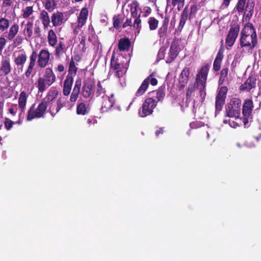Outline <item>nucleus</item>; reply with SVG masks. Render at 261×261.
<instances>
[{
	"instance_id": "nucleus-1",
	"label": "nucleus",
	"mask_w": 261,
	"mask_h": 261,
	"mask_svg": "<svg viewBox=\"0 0 261 261\" xmlns=\"http://www.w3.org/2000/svg\"><path fill=\"white\" fill-rule=\"evenodd\" d=\"M240 48L250 52L258 44L257 33L251 22H248L242 28L239 39Z\"/></svg>"
},
{
	"instance_id": "nucleus-2",
	"label": "nucleus",
	"mask_w": 261,
	"mask_h": 261,
	"mask_svg": "<svg viewBox=\"0 0 261 261\" xmlns=\"http://www.w3.org/2000/svg\"><path fill=\"white\" fill-rule=\"evenodd\" d=\"M38 57L37 64L41 68H45L50 60V53L47 49L40 50L39 54H37L36 50H33L30 56V62H29V66L27 70L25 72V75L29 77L32 72L36 63V60Z\"/></svg>"
},
{
	"instance_id": "nucleus-3",
	"label": "nucleus",
	"mask_w": 261,
	"mask_h": 261,
	"mask_svg": "<svg viewBox=\"0 0 261 261\" xmlns=\"http://www.w3.org/2000/svg\"><path fill=\"white\" fill-rule=\"evenodd\" d=\"M210 67V65L208 64L203 65L196 75L197 88L198 89L199 95L202 101L204 100L206 96V82Z\"/></svg>"
},
{
	"instance_id": "nucleus-4",
	"label": "nucleus",
	"mask_w": 261,
	"mask_h": 261,
	"mask_svg": "<svg viewBox=\"0 0 261 261\" xmlns=\"http://www.w3.org/2000/svg\"><path fill=\"white\" fill-rule=\"evenodd\" d=\"M56 77L51 68L44 69L43 75L37 80V88L38 92L43 93L47 88L56 82Z\"/></svg>"
},
{
	"instance_id": "nucleus-5",
	"label": "nucleus",
	"mask_w": 261,
	"mask_h": 261,
	"mask_svg": "<svg viewBox=\"0 0 261 261\" xmlns=\"http://www.w3.org/2000/svg\"><path fill=\"white\" fill-rule=\"evenodd\" d=\"M255 0H238L234 10L238 13L244 14L245 20H249L254 13Z\"/></svg>"
},
{
	"instance_id": "nucleus-6",
	"label": "nucleus",
	"mask_w": 261,
	"mask_h": 261,
	"mask_svg": "<svg viewBox=\"0 0 261 261\" xmlns=\"http://www.w3.org/2000/svg\"><path fill=\"white\" fill-rule=\"evenodd\" d=\"M47 108V103L45 101H41L37 107L35 103H33L28 110L26 119L28 121H31L35 119L43 118Z\"/></svg>"
},
{
	"instance_id": "nucleus-7",
	"label": "nucleus",
	"mask_w": 261,
	"mask_h": 261,
	"mask_svg": "<svg viewBox=\"0 0 261 261\" xmlns=\"http://www.w3.org/2000/svg\"><path fill=\"white\" fill-rule=\"evenodd\" d=\"M242 101L240 98L233 97L230 99L226 109V117L238 118L241 115Z\"/></svg>"
},
{
	"instance_id": "nucleus-8",
	"label": "nucleus",
	"mask_w": 261,
	"mask_h": 261,
	"mask_svg": "<svg viewBox=\"0 0 261 261\" xmlns=\"http://www.w3.org/2000/svg\"><path fill=\"white\" fill-rule=\"evenodd\" d=\"M254 108L253 101L250 98L245 99L243 103L242 104V121L244 126H247L249 121L252 119V114Z\"/></svg>"
},
{
	"instance_id": "nucleus-9",
	"label": "nucleus",
	"mask_w": 261,
	"mask_h": 261,
	"mask_svg": "<svg viewBox=\"0 0 261 261\" xmlns=\"http://www.w3.org/2000/svg\"><path fill=\"white\" fill-rule=\"evenodd\" d=\"M46 103L47 106H48V110H47V112L49 113L51 117H55L56 115L59 113L61 109L67 107L68 100L67 98L60 96L58 98L56 103H54V101Z\"/></svg>"
},
{
	"instance_id": "nucleus-10",
	"label": "nucleus",
	"mask_w": 261,
	"mask_h": 261,
	"mask_svg": "<svg viewBox=\"0 0 261 261\" xmlns=\"http://www.w3.org/2000/svg\"><path fill=\"white\" fill-rule=\"evenodd\" d=\"M157 105V101L152 98H147L144 101L141 108L139 111V115L141 117H145L151 115L153 109Z\"/></svg>"
},
{
	"instance_id": "nucleus-11",
	"label": "nucleus",
	"mask_w": 261,
	"mask_h": 261,
	"mask_svg": "<svg viewBox=\"0 0 261 261\" xmlns=\"http://www.w3.org/2000/svg\"><path fill=\"white\" fill-rule=\"evenodd\" d=\"M227 88L226 86H222L219 88L216 97V114L220 113L222 110L223 107L225 103Z\"/></svg>"
},
{
	"instance_id": "nucleus-12",
	"label": "nucleus",
	"mask_w": 261,
	"mask_h": 261,
	"mask_svg": "<svg viewBox=\"0 0 261 261\" xmlns=\"http://www.w3.org/2000/svg\"><path fill=\"white\" fill-rule=\"evenodd\" d=\"M153 76L154 72H152L149 76L144 79L140 88H138L137 92H136L135 96H141L143 95L145 92L146 91L148 86H149V83L153 86L157 85L158 81L155 77H153Z\"/></svg>"
},
{
	"instance_id": "nucleus-13",
	"label": "nucleus",
	"mask_w": 261,
	"mask_h": 261,
	"mask_svg": "<svg viewBox=\"0 0 261 261\" xmlns=\"http://www.w3.org/2000/svg\"><path fill=\"white\" fill-rule=\"evenodd\" d=\"M240 30L239 25L233 24L231 25L228 35L226 38V44L229 47H231L235 43L237 38H238Z\"/></svg>"
},
{
	"instance_id": "nucleus-14",
	"label": "nucleus",
	"mask_w": 261,
	"mask_h": 261,
	"mask_svg": "<svg viewBox=\"0 0 261 261\" xmlns=\"http://www.w3.org/2000/svg\"><path fill=\"white\" fill-rule=\"evenodd\" d=\"M169 22V17L167 15H165L163 17L161 26L158 30V36L160 40L164 41L168 34V25Z\"/></svg>"
},
{
	"instance_id": "nucleus-15",
	"label": "nucleus",
	"mask_w": 261,
	"mask_h": 261,
	"mask_svg": "<svg viewBox=\"0 0 261 261\" xmlns=\"http://www.w3.org/2000/svg\"><path fill=\"white\" fill-rule=\"evenodd\" d=\"M190 76V68L185 67L181 70L178 79V88L179 91L183 90L187 86Z\"/></svg>"
},
{
	"instance_id": "nucleus-16",
	"label": "nucleus",
	"mask_w": 261,
	"mask_h": 261,
	"mask_svg": "<svg viewBox=\"0 0 261 261\" xmlns=\"http://www.w3.org/2000/svg\"><path fill=\"white\" fill-rule=\"evenodd\" d=\"M95 85V81L93 79L84 83L82 88V95L84 98H88L93 93V89Z\"/></svg>"
},
{
	"instance_id": "nucleus-17",
	"label": "nucleus",
	"mask_w": 261,
	"mask_h": 261,
	"mask_svg": "<svg viewBox=\"0 0 261 261\" xmlns=\"http://www.w3.org/2000/svg\"><path fill=\"white\" fill-rule=\"evenodd\" d=\"M256 79L255 76L251 75L247 78L246 81L239 86V91H250L253 88H256Z\"/></svg>"
},
{
	"instance_id": "nucleus-18",
	"label": "nucleus",
	"mask_w": 261,
	"mask_h": 261,
	"mask_svg": "<svg viewBox=\"0 0 261 261\" xmlns=\"http://www.w3.org/2000/svg\"><path fill=\"white\" fill-rule=\"evenodd\" d=\"M55 47V56L56 59H60L64 54L67 53L68 50V46L61 41H59Z\"/></svg>"
},
{
	"instance_id": "nucleus-19",
	"label": "nucleus",
	"mask_w": 261,
	"mask_h": 261,
	"mask_svg": "<svg viewBox=\"0 0 261 261\" xmlns=\"http://www.w3.org/2000/svg\"><path fill=\"white\" fill-rule=\"evenodd\" d=\"M53 25L57 27L64 23V16L62 12L57 11L53 13L51 17Z\"/></svg>"
},
{
	"instance_id": "nucleus-20",
	"label": "nucleus",
	"mask_w": 261,
	"mask_h": 261,
	"mask_svg": "<svg viewBox=\"0 0 261 261\" xmlns=\"http://www.w3.org/2000/svg\"><path fill=\"white\" fill-rule=\"evenodd\" d=\"M188 18H189V15L188 14V7L186 6L184 8L182 12L180 14V22L176 29H175V32H180L181 31Z\"/></svg>"
},
{
	"instance_id": "nucleus-21",
	"label": "nucleus",
	"mask_w": 261,
	"mask_h": 261,
	"mask_svg": "<svg viewBox=\"0 0 261 261\" xmlns=\"http://www.w3.org/2000/svg\"><path fill=\"white\" fill-rule=\"evenodd\" d=\"M179 52L178 46L174 42H172L170 47H169V52L167 60H166V63H171L172 61H174V59L178 56Z\"/></svg>"
},
{
	"instance_id": "nucleus-22",
	"label": "nucleus",
	"mask_w": 261,
	"mask_h": 261,
	"mask_svg": "<svg viewBox=\"0 0 261 261\" xmlns=\"http://www.w3.org/2000/svg\"><path fill=\"white\" fill-rule=\"evenodd\" d=\"M88 9L86 8H83L81 10L80 15L77 17V28H81L83 26L86 24L88 16Z\"/></svg>"
},
{
	"instance_id": "nucleus-23",
	"label": "nucleus",
	"mask_w": 261,
	"mask_h": 261,
	"mask_svg": "<svg viewBox=\"0 0 261 261\" xmlns=\"http://www.w3.org/2000/svg\"><path fill=\"white\" fill-rule=\"evenodd\" d=\"M81 86V81L80 79L77 80L74 84L72 92L71 93L70 101L71 102H75L79 96Z\"/></svg>"
},
{
	"instance_id": "nucleus-24",
	"label": "nucleus",
	"mask_w": 261,
	"mask_h": 261,
	"mask_svg": "<svg viewBox=\"0 0 261 261\" xmlns=\"http://www.w3.org/2000/svg\"><path fill=\"white\" fill-rule=\"evenodd\" d=\"M28 96V94L25 91H21V92H20L18 98V106L21 113L24 112L25 111Z\"/></svg>"
},
{
	"instance_id": "nucleus-25",
	"label": "nucleus",
	"mask_w": 261,
	"mask_h": 261,
	"mask_svg": "<svg viewBox=\"0 0 261 261\" xmlns=\"http://www.w3.org/2000/svg\"><path fill=\"white\" fill-rule=\"evenodd\" d=\"M131 46V42L128 38L123 37L119 40L118 49L120 51H128Z\"/></svg>"
},
{
	"instance_id": "nucleus-26",
	"label": "nucleus",
	"mask_w": 261,
	"mask_h": 261,
	"mask_svg": "<svg viewBox=\"0 0 261 261\" xmlns=\"http://www.w3.org/2000/svg\"><path fill=\"white\" fill-rule=\"evenodd\" d=\"M73 84V79L65 77L64 82L63 90H62V92H63L65 96H68L70 94Z\"/></svg>"
},
{
	"instance_id": "nucleus-27",
	"label": "nucleus",
	"mask_w": 261,
	"mask_h": 261,
	"mask_svg": "<svg viewBox=\"0 0 261 261\" xmlns=\"http://www.w3.org/2000/svg\"><path fill=\"white\" fill-rule=\"evenodd\" d=\"M0 72L2 73L1 75H4V76H7L10 73L11 65L9 60L6 59L2 61L0 67Z\"/></svg>"
},
{
	"instance_id": "nucleus-28",
	"label": "nucleus",
	"mask_w": 261,
	"mask_h": 261,
	"mask_svg": "<svg viewBox=\"0 0 261 261\" xmlns=\"http://www.w3.org/2000/svg\"><path fill=\"white\" fill-rule=\"evenodd\" d=\"M39 18L43 24L44 29H47L50 25V19L46 10H43L40 11Z\"/></svg>"
},
{
	"instance_id": "nucleus-29",
	"label": "nucleus",
	"mask_w": 261,
	"mask_h": 261,
	"mask_svg": "<svg viewBox=\"0 0 261 261\" xmlns=\"http://www.w3.org/2000/svg\"><path fill=\"white\" fill-rule=\"evenodd\" d=\"M47 40L49 45L55 47L58 42V37L53 30H50L47 33Z\"/></svg>"
},
{
	"instance_id": "nucleus-30",
	"label": "nucleus",
	"mask_w": 261,
	"mask_h": 261,
	"mask_svg": "<svg viewBox=\"0 0 261 261\" xmlns=\"http://www.w3.org/2000/svg\"><path fill=\"white\" fill-rule=\"evenodd\" d=\"M77 70V68L75 65L73 58H71L69 63V66H68V74L65 78L74 79V76L76 74Z\"/></svg>"
},
{
	"instance_id": "nucleus-31",
	"label": "nucleus",
	"mask_w": 261,
	"mask_h": 261,
	"mask_svg": "<svg viewBox=\"0 0 261 261\" xmlns=\"http://www.w3.org/2000/svg\"><path fill=\"white\" fill-rule=\"evenodd\" d=\"M59 95V91L56 89H51L47 93V94L44 98L41 100V101H44L46 103H49L51 101H54L55 99L58 98Z\"/></svg>"
},
{
	"instance_id": "nucleus-32",
	"label": "nucleus",
	"mask_w": 261,
	"mask_h": 261,
	"mask_svg": "<svg viewBox=\"0 0 261 261\" xmlns=\"http://www.w3.org/2000/svg\"><path fill=\"white\" fill-rule=\"evenodd\" d=\"M34 23L29 21L25 24L23 33L25 36V39L28 40L32 38L33 35V25Z\"/></svg>"
},
{
	"instance_id": "nucleus-33",
	"label": "nucleus",
	"mask_w": 261,
	"mask_h": 261,
	"mask_svg": "<svg viewBox=\"0 0 261 261\" xmlns=\"http://www.w3.org/2000/svg\"><path fill=\"white\" fill-rule=\"evenodd\" d=\"M111 66L114 70H124L123 64L120 63L118 59H115L114 55L111 59Z\"/></svg>"
},
{
	"instance_id": "nucleus-34",
	"label": "nucleus",
	"mask_w": 261,
	"mask_h": 261,
	"mask_svg": "<svg viewBox=\"0 0 261 261\" xmlns=\"http://www.w3.org/2000/svg\"><path fill=\"white\" fill-rule=\"evenodd\" d=\"M89 109L85 102L79 103L76 107V114L77 115H85L88 114Z\"/></svg>"
},
{
	"instance_id": "nucleus-35",
	"label": "nucleus",
	"mask_w": 261,
	"mask_h": 261,
	"mask_svg": "<svg viewBox=\"0 0 261 261\" xmlns=\"http://www.w3.org/2000/svg\"><path fill=\"white\" fill-rule=\"evenodd\" d=\"M19 31V25L16 23H14L11 26L9 34L7 35V39L11 40L16 37Z\"/></svg>"
},
{
	"instance_id": "nucleus-36",
	"label": "nucleus",
	"mask_w": 261,
	"mask_h": 261,
	"mask_svg": "<svg viewBox=\"0 0 261 261\" xmlns=\"http://www.w3.org/2000/svg\"><path fill=\"white\" fill-rule=\"evenodd\" d=\"M124 20V16L122 14L114 15L113 17V28L116 30H119L120 24L122 23Z\"/></svg>"
},
{
	"instance_id": "nucleus-37",
	"label": "nucleus",
	"mask_w": 261,
	"mask_h": 261,
	"mask_svg": "<svg viewBox=\"0 0 261 261\" xmlns=\"http://www.w3.org/2000/svg\"><path fill=\"white\" fill-rule=\"evenodd\" d=\"M196 83H190L188 86L186 90V100L190 101L193 93L196 90Z\"/></svg>"
},
{
	"instance_id": "nucleus-38",
	"label": "nucleus",
	"mask_w": 261,
	"mask_h": 261,
	"mask_svg": "<svg viewBox=\"0 0 261 261\" xmlns=\"http://www.w3.org/2000/svg\"><path fill=\"white\" fill-rule=\"evenodd\" d=\"M27 60V56L25 53H22L19 54L18 57H16L15 59H14V62H15L16 65L19 66H22L25 63Z\"/></svg>"
},
{
	"instance_id": "nucleus-39",
	"label": "nucleus",
	"mask_w": 261,
	"mask_h": 261,
	"mask_svg": "<svg viewBox=\"0 0 261 261\" xmlns=\"http://www.w3.org/2000/svg\"><path fill=\"white\" fill-rule=\"evenodd\" d=\"M159 21L155 17H150L148 20V25L150 31L156 30L159 26Z\"/></svg>"
},
{
	"instance_id": "nucleus-40",
	"label": "nucleus",
	"mask_w": 261,
	"mask_h": 261,
	"mask_svg": "<svg viewBox=\"0 0 261 261\" xmlns=\"http://www.w3.org/2000/svg\"><path fill=\"white\" fill-rule=\"evenodd\" d=\"M139 8V3L137 1H134L132 3L130 12L132 18L141 17V14H138V8Z\"/></svg>"
},
{
	"instance_id": "nucleus-41",
	"label": "nucleus",
	"mask_w": 261,
	"mask_h": 261,
	"mask_svg": "<svg viewBox=\"0 0 261 261\" xmlns=\"http://www.w3.org/2000/svg\"><path fill=\"white\" fill-rule=\"evenodd\" d=\"M165 86H162L160 87L159 89L155 91L156 92V98L157 99V101H162L163 98L165 96ZM152 92H155V91H153Z\"/></svg>"
},
{
	"instance_id": "nucleus-42",
	"label": "nucleus",
	"mask_w": 261,
	"mask_h": 261,
	"mask_svg": "<svg viewBox=\"0 0 261 261\" xmlns=\"http://www.w3.org/2000/svg\"><path fill=\"white\" fill-rule=\"evenodd\" d=\"M103 103H102V108L108 110L113 107L114 101L113 99L110 98L108 96H106L105 97L103 96Z\"/></svg>"
},
{
	"instance_id": "nucleus-43",
	"label": "nucleus",
	"mask_w": 261,
	"mask_h": 261,
	"mask_svg": "<svg viewBox=\"0 0 261 261\" xmlns=\"http://www.w3.org/2000/svg\"><path fill=\"white\" fill-rule=\"evenodd\" d=\"M44 8L49 12H52L55 10L56 7V3L55 0H44L43 2Z\"/></svg>"
},
{
	"instance_id": "nucleus-44",
	"label": "nucleus",
	"mask_w": 261,
	"mask_h": 261,
	"mask_svg": "<svg viewBox=\"0 0 261 261\" xmlns=\"http://www.w3.org/2000/svg\"><path fill=\"white\" fill-rule=\"evenodd\" d=\"M34 12L33 10L32 6H29L22 9V16L23 18H27L30 17L32 13Z\"/></svg>"
},
{
	"instance_id": "nucleus-45",
	"label": "nucleus",
	"mask_w": 261,
	"mask_h": 261,
	"mask_svg": "<svg viewBox=\"0 0 261 261\" xmlns=\"http://www.w3.org/2000/svg\"><path fill=\"white\" fill-rule=\"evenodd\" d=\"M10 22L8 19L5 18L0 19V30L4 31L9 27Z\"/></svg>"
},
{
	"instance_id": "nucleus-46",
	"label": "nucleus",
	"mask_w": 261,
	"mask_h": 261,
	"mask_svg": "<svg viewBox=\"0 0 261 261\" xmlns=\"http://www.w3.org/2000/svg\"><path fill=\"white\" fill-rule=\"evenodd\" d=\"M135 18L134 19V25H133V27H134V28L138 30V33H140V30L141 28V17H134Z\"/></svg>"
},
{
	"instance_id": "nucleus-47",
	"label": "nucleus",
	"mask_w": 261,
	"mask_h": 261,
	"mask_svg": "<svg viewBox=\"0 0 261 261\" xmlns=\"http://www.w3.org/2000/svg\"><path fill=\"white\" fill-rule=\"evenodd\" d=\"M170 0H167V2ZM185 0H171V5L174 7L177 5V10H180L183 7Z\"/></svg>"
},
{
	"instance_id": "nucleus-48",
	"label": "nucleus",
	"mask_w": 261,
	"mask_h": 261,
	"mask_svg": "<svg viewBox=\"0 0 261 261\" xmlns=\"http://www.w3.org/2000/svg\"><path fill=\"white\" fill-rule=\"evenodd\" d=\"M14 42L13 44L15 46H18L22 44L24 38L21 35H16L15 38H14Z\"/></svg>"
},
{
	"instance_id": "nucleus-49",
	"label": "nucleus",
	"mask_w": 261,
	"mask_h": 261,
	"mask_svg": "<svg viewBox=\"0 0 261 261\" xmlns=\"http://www.w3.org/2000/svg\"><path fill=\"white\" fill-rule=\"evenodd\" d=\"M14 124V121L7 118H5L4 126L6 127V129H7V130H10L12 128Z\"/></svg>"
},
{
	"instance_id": "nucleus-50",
	"label": "nucleus",
	"mask_w": 261,
	"mask_h": 261,
	"mask_svg": "<svg viewBox=\"0 0 261 261\" xmlns=\"http://www.w3.org/2000/svg\"><path fill=\"white\" fill-rule=\"evenodd\" d=\"M104 93V89L102 88L100 81L97 83V88L96 91V96H100L101 94Z\"/></svg>"
},
{
	"instance_id": "nucleus-51",
	"label": "nucleus",
	"mask_w": 261,
	"mask_h": 261,
	"mask_svg": "<svg viewBox=\"0 0 261 261\" xmlns=\"http://www.w3.org/2000/svg\"><path fill=\"white\" fill-rule=\"evenodd\" d=\"M221 61L214 60L213 64V70L215 71H218L221 68Z\"/></svg>"
},
{
	"instance_id": "nucleus-52",
	"label": "nucleus",
	"mask_w": 261,
	"mask_h": 261,
	"mask_svg": "<svg viewBox=\"0 0 261 261\" xmlns=\"http://www.w3.org/2000/svg\"><path fill=\"white\" fill-rule=\"evenodd\" d=\"M197 6L196 5L193 4V5H191L190 12V14L189 13V19H190V18L192 17V15L196 14V13L197 12Z\"/></svg>"
},
{
	"instance_id": "nucleus-53",
	"label": "nucleus",
	"mask_w": 261,
	"mask_h": 261,
	"mask_svg": "<svg viewBox=\"0 0 261 261\" xmlns=\"http://www.w3.org/2000/svg\"><path fill=\"white\" fill-rule=\"evenodd\" d=\"M223 50L221 48V47L218 51L216 58H215V61H222L223 58Z\"/></svg>"
},
{
	"instance_id": "nucleus-54",
	"label": "nucleus",
	"mask_w": 261,
	"mask_h": 261,
	"mask_svg": "<svg viewBox=\"0 0 261 261\" xmlns=\"http://www.w3.org/2000/svg\"><path fill=\"white\" fill-rule=\"evenodd\" d=\"M228 68H223L220 71V77L222 78H227L228 75Z\"/></svg>"
},
{
	"instance_id": "nucleus-55",
	"label": "nucleus",
	"mask_w": 261,
	"mask_h": 261,
	"mask_svg": "<svg viewBox=\"0 0 261 261\" xmlns=\"http://www.w3.org/2000/svg\"><path fill=\"white\" fill-rule=\"evenodd\" d=\"M133 23L131 18H126V20L122 24V28H126L127 27L133 26Z\"/></svg>"
},
{
	"instance_id": "nucleus-56",
	"label": "nucleus",
	"mask_w": 261,
	"mask_h": 261,
	"mask_svg": "<svg viewBox=\"0 0 261 261\" xmlns=\"http://www.w3.org/2000/svg\"><path fill=\"white\" fill-rule=\"evenodd\" d=\"M41 29L39 26L35 25L34 28V35L35 38H40L41 36Z\"/></svg>"
},
{
	"instance_id": "nucleus-57",
	"label": "nucleus",
	"mask_w": 261,
	"mask_h": 261,
	"mask_svg": "<svg viewBox=\"0 0 261 261\" xmlns=\"http://www.w3.org/2000/svg\"><path fill=\"white\" fill-rule=\"evenodd\" d=\"M14 0H3V6L9 7L13 5Z\"/></svg>"
},
{
	"instance_id": "nucleus-58",
	"label": "nucleus",
	"mask_w": 261,
	"mask_h": 261,
	"mask_svg": "<svg viewBox=\"0 0 261 261\" xmlns=\"http://www.w3.org/2000/svg\"><path fill=\"white\" fill-rule=\"evenodd\" d=\"M6 43V40H5L4 37H0V53H1Z\"/></svg>"
},
{
	"instance_id": "nucleus-59",
	"label": "nucleus",
	"mask_w": 261,
	"mask_h": 261,
	"mask_svg": "<svg viewBox=\"0 0 261 261\" xmlns=\"http://www.w3.org/2000/svg\"><path fill=\"white\" fill-rule=\"evenodd\" d=\"M80 44L83 45V50H85L86 49V37L83 36L82 37V39L80 41Z\"/></svg>"
},
{
	"instance_id": "nucleus-60",
	"label": "nucleus",
	"mask_w": 261,
	"mask_h": 261,
	"mask_svg": "<svg viewBox=\"0 0 261 261\" xmlns=\"http://www.w3.org/2000/svg\"><path fill=\"white\" fill-rule=\"evenodd\" d=\"M229 125L230 127L234 128L239 126V124L234 121L229 120Z\"/></svg>"
},
{
	"instance_id": "nucleus-61",
	"label": "nucleus",
	"mask_w": 261,
	"mask_h": 261,
	"mask_svg": "<svg viewBox=\"0 0 261 261\" xmlns=\"http://www.w3.org/2000/svg\"><path fill=\"white\" fill-rule=\"evenodd\" d=\"M164 133V128L163 127H160L159 129L156 130L155 131V136L159 137L160 134H163Z\"/></svg>"
},
{
	"instance_id": "nucleus-62",
	"label": "nucleus",
	"mask_w": 261,
	"mask_h": 261,
	"mask_svg": "<svg viewBox=\"0 0 261 261\" xmlns=\"http://www.w3.org/2000/svg\"><path fill=\"white\" fill-rule=\"evenodd\" d=\"M65 67L63 65L59 64L58 65L57 68H56V70L58 71L59 72H62L64 71Z\"/></svg>"
},
{
	"instance_id": "nucleus-63",
	"label": "nucleus",
	"mask_w": 261,
	"mask_h": 261,
	"mask_svg": "<svg viewBox=\"0 0 261 261\" xmlns=\"http://www.w3.org/2000/svg\"><path fill=\"white\" fill-rule=\"evenodd\" d=\"M123 70H115L116 75L117 76V77L120 78L123 76Z\"/></svg>"
},
{
	"instance_id": "nucleus-64",
	"label": "nucleus",
	"mask_w": 261,
	"mask_h": 261,
	"mask_svg": "<svg viewBox=\"0 0 261 261\" xmlns=\"http://www.w3.org/2000/svg\"><path fill=\"white\" fill-rule=\"evenodd\" d=\"M231 1V0H223L222 6H223L224 8L228 7Z\"/></svg>"
}]
</instances>
